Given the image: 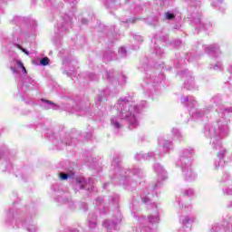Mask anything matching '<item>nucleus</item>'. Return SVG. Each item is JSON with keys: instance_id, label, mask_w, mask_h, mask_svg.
Returning a JSON list of instances; mask_svg holds the SVG:
<instances>
[{"instance_id": "1", "label": "nucleus", "mask_w": 232, "mask_h": 232, "mask_svg": "<svg viewBox=\"0 0 232 232\" xmlns=\"http://www.w3.org/2000/svg\"><path fill=\"white\" fill-rule=\"evenodd\" d=\"M115 108L119 113L120 119H124L132 124V126H137V118H135V114L132 112L135 107H130V102L120 100L115 105Z\"/></svg>"}, {"instance_id": "12", "label": "nucleus", "mask_w": 232, "mask_h": 232, "mask_svg": "<svg viewBox=\"0 0 232 232\" xmlns=\"http://www.w3.org/2000/svg\"><path fill=\"white\" fill-rule=\"evenodd\" d=\"M221 66H222V64L220 63H218L213 67L211 65V68H213V70H218V68H220Z\"/></svg>"}, {"instance_id": "2", "label": "nucleus", "mask_w": 232, "mask_h": 232, "mask_svg": "<svg viewBox=\"0 0 232 232\" xmlns=\"http://www.w3.org/2000/svg\"><path fill=\"white\" fill-rule=\"evenodd\" d=\"M197 218L195 217L188 216V215H181L179 217V222L183 227V229H189L191 231V224L196 222Z\"/></svg>"}, {"instance_id": "10", "label": "nucleus", "mask_w": 232, "mask_h": 232, "mask_svg": "<svg viewBox=\"0 0 232 232\" xmlns=\"http://www.w3.org/2000/svg\"><path fill=\"white\" fill-rule=\"evenodd\" d=\"M60 179L61 180H68V174L61 173Z\"/></svg>"}, {"instance_id": "6", "label": "nucleus", "mask_w": 232, "mask_h": 232, "mask_svg": "<svg viewBox=\"0 0 232 232\" xmlns=\"http://www.w3.org/2000/svg\"><path fill=\"white\" fill-rule=\"evenodd\" d=\"M148 222L150 224H159V215L154 214L148 217Z\"/></svg>"}, {"instance_id": "18", "label": "nucleus", "mask_w": 232, "mask_h": 232, "mask_svg": "<svg viewBox=\"0 0 232 232\" xmlns=\"http://www.w3.org/2000/svg\"><path fill=\"white\" fill-rule=\"evenodd\" d=\"M104 227H107L108 229H111V227H108V222L103 223Z\"/></svg>"}, {"instance_id": "17", "label": "nucleus", "mask_w": 232, "mask_h": 232, "mask_svg": "<svg viewBox=\"0 0 232 232\" xmlns=\"http://www.w3.org/2000/svg\"><path fill=\"white\" fill-rule=\"evenodd\" d=\"M11 71L13 73H17V69H15V67H11Z\"/></svg>"}, {"instance_id": "14", "label": "nucleus", "mask_w": 232, "mask_h": 232, "mask_svg": "<svg viewBox=\"0 0 232 232\" xmlns=\"http://www.w3.org/2000/svg\"><path fill=\"white\" fill-rule=\"evenodd\" d=\"M188 101H189V98L188 96H184L183 98H181V102H188Z\"/></svg>"}, {"instance_id": "9", "label": "nucleus", "mask_w": 232, "mask_h": 232, "mask_svg": "<svg viewBox=\"0 0 232 232\" xmlns=\"http://www.w3.org/2000/svg\"><path fill=\"white\" fill-rule=\"evenodd\" d=\"M119 53L121 57H124V55H126V49L121 47L119 49Z\"/></svg>"}, {"instance_id": "8", "label": "nucleus", "mask_w": 232, "mask_h": 232, "mask_svg": "<svg viewBox=\"0 0 232 232\" xmlns=\"http://www.w3.org/2000/svg\"><path fill=\"white\" fill-rule=\"evenodd\" d=\"M37 229V227H35V225H29L27 227V231L29 232H35Z\"/></svg>"}, {"instance_id": "15", "label": "nucleus", "mask_w": 232, "mask_h": 232, "mask_svg": "<svg viewBox=\"0 0 232 232\" xmlns=\"http://www.w3.org/2000/svg\"><path fill=\"white\" fill-rule=\"evenodd\" d=\"M16 64H17L18 68H23L24 66L23 64V63H21V61H16Z\"/></svg>"}, {"instance_id": "19", "label": "nucleus", "mask_w": 232, "mask_h": 232, "mask_svg": "<svg viewBox=\"0 0 232 232\" xmlns=\"http://www.w3.org/2000/svg\"><path fill=\"white\" fill-rule=\"evenodd\" d=\"M209 50H210V52H217V51H218V49L213 48V47H209Z\"/></svg>"}, {"instance_id": "20", "label": "nucleus", "mask_w": 232, "mask_h": 232, "mask_svg": "<svg viewBox=\"0 0 232 232\" xmlns=\"http://www.w3.org/2000/svg\"><path fill=\"white\" fill-rule=\"evenodd\" d=\"M22 71L24 72V75H26L27 72H26V68L24 66L22 67Z\"/></svg>"}, {"instance_id": "5", "label": "nucleus", "mask_w": 232, "mask_h": 232, "mask_svg": "<svg viewBox=\"0 0 232 232\" xmlns=\"http://www.w3.org/2000/svg\"><path fill=\"white\" fill-rule=\"evenodd\" d=\"M76 184L80 189L84 188V186L86 185V180H84V178L78 177L76 179Z\"/></svg>"}, {"instance_id": "7", "label": "nucleus", "mask_w": 232, "mask_h": 232, "mask_svg": "<svg viewBox=\"0 0 232 232\" xmlns=\"http://www.w3.org/2000/svg\"><path fill=\"white\" fill-rule=\"evenodd\" d=\"M41 66H48L50 64V59L48 57L42 58L40 60Z\"/></svg>"}, {"instance_id": "11", "label": "nucleus", "mask_w": 232, "mask_h": 232, "mask_svg": "<svg viewBox=\"0 0 232 232\" xmlns=\"http://www.w3.org/2000/svg\"><path fill=\"white\" fill-rule=\"evenodd\" d=\"M165 17L166 19H173L175 15L171 13H166Z\"/></svg>"}, {"instance_id": "3", "label": "nucleus", "mask_w": 232, "mask_h": 232, "mask_svg": "<svg viewBox=\"0 0 232 232\" xmlns=\"http://www.w3.org/2000/svg\"><path fill=\"white\" fill-rule=\"evenodd\" d=\"M183 175L187 179V180H193V179H195V174H193L191 169H184Z\"/></svg>"}, {"instance_id": "4", "label": "nucleus", "mask_w": 232, "mask_h": 232, "mask_svg": "<svg viewBox=\"0 0 232 232\" xmlns=\"http://www.w3.org/2000/svg\"><path fill=\"white\" fill-rule=\"evenodd\" d=\"M121 118H117L115 116H113L111 120V126H113V128H116V130H119V128H121Z\"/></svg>"}, {"instance_id": "13", "label": "nucleus", "mask_w": 232, "mask_h": 232, "mask_svg": "<svg viewBox=\"0 0 232 232\" xmlns=\"http://www.w3.org/2000/svg\"><path fill=\"white\" fill-rule=\"evenodd\" d=\"M224 155H226L225 151H221L218 154V159H224Z\"/></svg>"}, {"instance_id": "16", "label": "nucleus", "mask_w": 232, "mask_h": 232, "mask_svg": "<svg viewBox=\"0 0 232 232\" xmlns=\"http://www.w3.org/2000/svg\"><path fill=\"white\" fill-rule=\"evenodd\" d=\"M20 49L22 50V52H24V53L25 55H30V53H28V52L26 51V49H24V48H21V47H20Z\"/></svg>"}]
</instances>
